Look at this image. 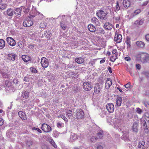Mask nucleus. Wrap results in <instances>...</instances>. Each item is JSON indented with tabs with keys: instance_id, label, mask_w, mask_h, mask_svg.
<instances>
[{
	"instance_id": "obj_24",
	"label": "nucleus",
	"mask_w": 149,
	"mask_h": 149,
	"mask_svg": "<svg viewBox=\"0 0 149 149\" xmlns=\"http://www.w3.org/2000/svg\"><path fill=\"white\" fill-rule=\"evenodd\" d=\"M104 27L106 29L110 30L112 28L113 26L110 23L107 22L104 24Z\"/></svg>"
},
{
	"instance_id": "obj_20",
	"label": "nucleus",
	"mask_w": 149,
	"mask_h": 149,
	"mask_svg": "<svg viewBox=\"0 0 149 149\" xmlns=\"http://www.w3.org/2000/svg\"><path fill=\"white\" fill-rule=\"evenodd\" d=\"M138 123L136 122L134 123L132 126V130L135 132H138Z\"/></svg>"
},
{
	"instance_id": "obj_18",
	"label": "nucleus",
	"mask_w": 149,
	"mask_h": 149,
	"mask_svg": "<svg viewBox=\"0 0 149 149\" xmlns=\"http://www.w3.org/2000/svg\"><path fill=\"white\" fill-rule=\"evenodd\" d=\"M123 5L125 8H127L130 6V2L128 0H124L123 1Z\"/></svg>"
},
{
	"instance_id": "obj_45",
	"label": "nucleus",
	"mask_w": 149,
	"mask_h": 149,
	"mask_svg": "<svg viewBox=\"0 0 149 149\" xmlns=\"http://www.w3.org/2000/svg\"><path fill=\"white\" fill-rule=\"evenodd\" d=\"M97 137H96L95 136H92V137L90 139V141L93 142H95L96 140L97 139Z\"/></svg>"
},
{
	"instance_id": "obj_64",
	"label": "nucleus",
	"mask_w": 149,
	"mask_h": 149,
	"mask_svg": "<svg viewBox=\"0 0 149 149\" xmlns=\"http://www.w3.org/2000/svg\"><path fill=\"white\" fill-rule=\"evenodd\" d=\"M103 147L101 145H99L97 147V149H102Z\"/></svg>"
},
{
	"instance_id": "obj_32",
	"label": "nucleus",
	"mask_w": 149,
	"mask_h": 149,
	"mask_svg": "<svg viewBox=\"0 0 149 149\" xmlns=\"http://www.w3.org/2000/svg\"><path fill=\"white\" fill-rule=\"evenodd\" d=\"M29 93L26 91H24L22 93V96L25 99L28 98L29 97Z\"/></svg>"
},
{
	"instance_id": "obj_55",
	"label": "nucleus",
	"mask_w": 149,
	"mask_h": 149,
	"mask_svg": "<svg viewBox=\"0 0 149 149\" xmlns=\"http://www.w3.org/2000/svg\"><path fill=\"white\" fill-rule=\"evenodd\" d=\"M42 149H49L48 146L45 145H42Z\"/></svg>"
},
{
	"instance_id": "obj_53",
	"label": "nucleus",
	"mask_w": 149,
	"mask_h": 149,
	"mask_svg": "<svg viewBox=\"0 0 149 149\" xmlns=\"http://www.w3.org/2000/svg\"><path fill=\"white\" fill-rule=\"evenodd\" d=\"M6 85L8 87H9L11 85L10 82L8 81H6L5 82Z\"/></svg>"
},
{
	"instance_id": "obj_49",
	"label": "nucleus",
	"mask_w": 149,
	"mask_h": 149,
	"mask_svg": "<svg viewBox=\"0 0 149 149\" xmlns=\"http://www.w3.org/2000/svg\"><path fill=\"white\" fill-rule=\"evenodd\" d=\"M136 111L139 114H141L142 112V110L139 108H136Z\"/></svg>"
},
{
	"instance_id": "obj_51",
	"label": "nucleus",
	"mask_w": 149,
	"mask_h": 149,
	"mask_svg": "<svg viewBox=\"0 0 149 149\" xmlns=\"http://www.w3.org/2000/svg\"><path fill=\"white\" fill-rule=\"evenodd\" d=\"M114 19L116 20V22H119L120 18V16H118L117 17H115Z\"/></svg>"
},
{
	"instance_id": "obj_42",
	"label": "nucleus",
	"mask_w": 149,
	"mask_h": 149,
	"mask_svg": "<svg viewBox=\"0 0 149 149\" xmlns=\"http://www.w3.org/2000/svg\"><path fill=\"white\" fill-rule=\"evenodd\" d=\"M36 14L37 15L39 16V17L40 19H42L43 18L44 16L43 14L38 12H37Z\"/></svg>"
},
{
	"instance_id": "obj_52",
	"label": "nucleus",
	"mask_w": 149,
	"mask_h": 149,
	"mask_svg": "<svg viewBox=\"0 0 149 149\" xmlns=\"http://www.w3.org/2000/svg\"><path fill=\"white\" fill-rule=\"evenodd\" d=\"M61 28L63 30H65L66 29V26L63 25L61 22Z\"/></svg>"
},
{
	"instance_id": "obj_37",
	"label": "nucleus",
	"mask_w": 149,
	"mask_h": 149,
	"mask_svg": "<svg viewBox=\"0 0 149 149\" xmlns=\"http://www.w3.org/2000/svg\"><path fill=\"white\" fill-rule=\"evenodd\" d=\"M141 124L143 126V128L145 129H147V125L145 120H141Z\"/></svg>"
},
{
	"instance_id": "obj_2",
	"label": "nucleus",
	"mask_w": 149,
	"mask_h": 149,
	"mask_svg": "<svg viewBox=\"0 0 149 149\" xmlns=\"http://www.w3.org/2000/svg\"><path fill=\"white\" fill-rule=\"evenodd\" d=\"M96 14L97 17L101 19L105 20L107 19V14L103 10L97 11Z\"/></svg>"
},
{
	"instance_id": "obj_19",
	"label": "nucleus",
	"mask_w": 149,
	"mask_h": 149,
	"mask_svg": "<svg viewBox=\"0 0 149 149\" xmlns=\"http://www.w3.org/2000/svg\"><path fill=\"white\" fill-rule=\"evenodd\" d=\"M122 102V98L121 97L118 96L116 99V104L117 106L120 107L121 105Z\"/></svg>"
},
{
	"instance_id": "obj_23",
	"label": "nucleus",
	"mask_w": 149,
	"mask_h": 149,
	"mask_svg": "<svg viewBox=\"0 0 149 149\" xmlns=\"http://www.w3.org/2000/svg\"><path fill=\"white\" fill-rule=\"evenodd\" d=\"M75 61L76 63L78 64H81L84 62V59L83 58L79 57L76 58L75 59Z\"/></svg>"
},
{
	"instance_id": "obj_4",
	"label": "nucleus",
	"mask_w": 149,
	"mask_h": 149,
	"mask_svg": "<svg viewBox=\"0 0 149 149\" xmlns=\"http://www.w3.org/2000/svg\"><path fill=\"white\" fill-rule=\"evenodd\" d=\"M41 129L44 132L47 133L49 132L52 130L51 127L45 123H44L42 125Z\"/></svg>"
},
{
	"instance_id": "obj_12",
	"label": "nucleus",
	"mask_w": 149,
	"mask_h": 149,
	"mask_svg": "<svg viewBox=\"0 0 149 149\" xmlns=\"http://www.w3.org/2000/svg\"><path fill=\"white\" fill-rule=\"evenodd\" d=\"M15 58V54L14 53L8 54V55L7 61L9 62L10 61H14Z\"/></svg>"
},
{
	"instance_id": "obj_34",
	"label": "nucleus",
	"mask_w": 149,
	"mask_h": 149,
	"mask_svg": "<svg viewBox=\"0 0 149 149\" xmlns=\"http://www.w3.org/2000/svg\"><path fill=\"white\" fill-rule=\"evenodd\" d=\"M97 136L99 137V139H102L104 135L103 131L102 130H100L97 134Z\"/></svg>"
},
{
	"instance_id": "obj_30",
	"label": "nucleus",
	"mask_w": 149,
	"mask_h": 149,
	"mask_svg": "<svg viewBox=\"0 0 149 149\" xmlns=\"http://www.w3.org/2000/svg\"><path fill=\"white\" fill-rule=\"evenodd\" d=\"M145 142L143 141H141L138 144L139 148H145Z\"/></svg>"
},
{
	"instance_id": "obj_3",
	"label": "nucleus",
	"mask_w": 149,
	"mask_h": 149,
	"mask_svg": "<svg viewBox=\"0 0 149 149\" xmlns=\"http://www.w3.org/2000/svg\"><path fill=\"white\" fill-rule=\"evenodd\" d=\"M83 87L85 91H90L92 89L93 86L91 82L85 81L83 83Z\"/></svg>"
},
{
	"instance_id": "obj_63",
	"label": "nucleus",
	"mask_w": 149,
	"mask_h": 149,
	"mask_svg": "<svg viewBox=\"0 0 149 149\" xmlns=\"http://www.w3.org/2000/svg\"><path fill=\"white\" fill-rule=\"evenodd\" d=\"M143 103L146 107H147L149 105V102H144Z\"/></svg>"
},
{
	"instance_id": "obj_25",
	"label": "nucleus",
	"mask_w": 149,
	"mask_h": 149,
	"mask_svg": "<svg viewBox=\"0 0 149 149\" xmlns=\"http://www.w3.org/2000/svg\"><path fill=\"white\" fill-rule=\"evenodd\" d=\"M22 60L25 62H27L31 60V58L27 55H22Z\"/></svg>"
},
{
	"instance_id": "obj_26",
	"label": "nucleus",
	"mask_w": 149,
	"mask_h": 149,
	"mask_svg": "<svg viewBox=\"0 0 149 149\" xmlns=\"http://www.w3.org/2000/svg\"><path fill=\"white\" fill-rule=\"evenodd\" d=\"M72 111L71 110H66V115L69 118H70L72 116Z\"/></svg>"
},
{
	"instance_id": "obj_7",
	"label": "nucleus",
	"mask_w": 149,
	"mask_h": 149,
	"mask_svg": "<svg viewBox=\"0 0 149 149\" xmlns=\"http://www.w3.org/2000/svg\"><path fill=\"white\" fill-rule=\"evenodd\" d=\"M77 139H81L80 136L79 137L77 135L74 133H72L70 136V137L69 140L71 142H73L75 141Z\"/></svg>"
},
{
	"instance_id": "obj_59",
	"label": "nucleus",
	"mask_w": 149,
	"mask_h": 149,
	"mask_svg": "<svg viewBox=\"0 0 149 149\" xmlns=\"http://www.w3.org/2000/svg\"><path fill=\"white\" fill-rule=\"evenodd\" d=\"M125 59L126 61H129L131 60V58L129 57H126L125 58Z\"/></svg>"
},
{
	"instance_id": "obj_10",
	"label": "nucleus",
	"mask_w": 149,
	"mask_h": 149,
	"mask_svg": "<svg viewBox=\"0 0 149 149\" xmlns=\"http://www.w3.org/2000/svg\"><path fill=\"white\" fill-rule=\"evenodd\" d=\"M102 86H100L98 84H96L94 87V91L96 94H99L101 90Z\"/></svg>"
},
{
	"instance_id": "obj_35",
	"label": "nucleus",
	"mask_w": 149,
	"mask_h": 149,
	"mask_svg": "<svg viewBox=\"0 0 149 149\" xmlns=\"http://www.w3.org/2000/svg\"><path fill=\"white\" fill-rule=\"evenodd\" d=\"M26 144L27 146L29 147L33 145V140H30L27 141L26 142Z\"/></svg>"
},
{
	"instance_id": "obj_1",
	"label": "nucleus",
	"mask_w": 149,
	"mask_h": 149,
	"mask_svg": "<svg viewBox=\"0 0 149 149\" xmlns=\"http://www.w3.org/2000/svg\"><path fill=\"white\" fill-rule=\"evenodd\" d=\"M84 111L81 109H77L75 111V116L77 119H81L84 117Z\"/></svg>"
},
{
	"instance_id": "obj_27",
	"label": "nucleus",
	"mask_w": 149,
	"mask_h": 149,
	"mask_svg": "<svg viewBox=\"0 0 149 149\" xmlns=\"http://www.w3.org/2000/svg\"><path fill=\"white\" fill-rule=\"evenodd\" d=\"M131 39L129 37H127L126 40L125 42L127 44V48H130L131 46Z\"/></svg>"
},
{
	"instance_id": "obj_16",
	"label": "nucleus",
	"mask_w": 149,
	"mask_h": 149,
	"mask_svg": "<svg viewBox=\"0 0 149 149\" xmlns=\"http://www.w3.org/2000/svg\"><path fill=\"white\" fill-rule=\"evenodd\" d=\"M146 55H147V53L143 52H139L138 55V57L140 58V60L141 61L143 60Z\"/></svg>"
},
{
	"instance_id": "obj_48",
	"label": "nucleus",
	"mask_w": 149,
	"mask_h": 149,
	"mask_svg": "<svg viewBox=\"0 0 149 149\" xmlns=\"http://www.w3.org/2000/svg\"><path fill=\"white\" fill-rule=\"evenodd\" d=\"M18 45L19 47L21 48H22L24 47L23 44L22 42H19L18 43Z\"/></svg>"
},
{
	"instance_id": "obj_11",
	"label": "nucleus",
	"mask_w": 149,
	"mask_h": 149,
	"mask_svg": "<svg viewBox=\"0 0 149 149\" xmlns=\"http://www.w3.org/2000/svg\"><path fill=\"white\" fill-rule=\"evenodd\" d=\"M122 38V36L121 34L116 33L115 35L114 40L116 42L119 43L121 42Z\"/></svg>"
},
{
	"instance_id": "obj_40",
	"label": "nucleus",
	"mask_w": 149,
	"mask_h": 149,
	"mask_svg": "<svg viewBox=\"0 0 149 149\" xmlns=\"http://www.w3.org/2000/svg\"><path fill=\"white\" fill-rule=\"evenodd\" d=\"M97 33H99L101 34H104V30L101 28H100L97 29Z\"/></svg>"
},
{
	"instance_id": "obj_58",
	"label": "nucleus",
	"mask_w": 149,
	"mask_h": 149,
	"mask_svg": "<svg viewBox=\"0 0 149 149\" xmlns=\"http://www.w3.org/2000/svg\"><path fill=\"white\" fill-rule=\"evenodd\" d=\"M130 83H128L127 84H125L124 86L126 88H130Z\"/></svg>"
},
{
	"instance_id": "obj_60",
	"label": "nucleus",
	"mask_w": 149,
	"mask_h": 149,
	"mask_svg": "<svg viewBox=\"0 0 149 149\" xmlns=\"http://www.w3.org/2000/svg\"><path fill=\"white\" fill-rule=\"evenodd\" d=\"M13 82L14 84H17V83H18V81L17 79H13Z\"/></svg>"
},
{
	"instance_id": "obj_9",
	"label": "nucleus",
	"mask_w": 149,
	"mask_h": 149,
	"mask_svg": "<svg viewBox=\"0 0 149 149\" xmlns=\"http://www.w3.org/2000/svg\"><path fill=\"white\" fill-rule=\"evenodd\" d=\"M106 108L109 113H112L114 110V106L112 103H108L106 105Z\"/></svg>"
},
{
	"instance_id": "obj_22",
	"label": "nucleus",
	"mask_w": 149,
	"mask_h": 149,
	"mask_svg": "<svg viewBox=\"0 0 149 149\" xmlns=\"http://www.w3.org/2000/svg\"><path fill=\"white\" fill-rule=\"evenodd\" d=\"M19 116L22 119V120H26V115L24 112L20 111L18 112V113Z\"/></svg>"
},
{
	"instance_id": "obj_36",
	"label": "nucleus",
	"mask_w": 149,
	"mask_h": 149,
	"mask_svg": "<svg viewBox=\"0 0 149 149\" xmlns=\"http://www.w3.org/2000/svg\"><path fill=\"white\" fill-rule=\"evenodd\" d=\"M144 22V20L143 19H141L139 20H137L135 22V23L136 24H138L139 25H142Z\"/></svg>"
},
{
	"instance_id": "obj_5",
	"label": "nucleus",
	"mask_w": 149,
	"mask_h": 149,
	"mask_svg": "<svg viewBox=\"0 0 149 149\" xmlns=\"http://www.w3.org/2000/svg\"><path fill=\"white\" fill-rule=\"evenodd\" d=\"M41 64L43 67L47 68L49 65V62L48 59L45 57H42L41 60Z\"/></svg>"
},
{
	"instance_id": "obj_43",
	"label": "nucleus",
	"mask_w": 149,
	"mask_h": 149,
	"mask_svg": "<svg viewBox=\"0 0 149 149\" xmlns=\"http://www.w3.org/2000/svg\"><path fill=\"white\" fill-rule=\"evenodd\" d=\"M45 35L47 38H49L51 36L52 34L49 31L45 33Z\"/></svg>"
},
{
	"instance_id": "obj_44",
	"label": "nucleus",
	"mask_w": 149,
	"mask_h": 149,
	"mask_svg": "<svg viewBox=\"0 0 149 149\" xmlns=\"http://www.w3.org/2000/svg\"><path fill=\"white\" fill-rule=\"evenodd\" d=\"M30 70L31 71V72L33 73H36L37 72V70L34 67L31 68H30Z\"/></svg>"
},
{
	"instance_id": "obj_38",
	"label": "nucleus",
	"mask_w": 149,
	"mask_h": 149,
	"mask_svg": "<svg viewBox=\"0 0 149 149\" xmlns=\"http://www.w3.org/2000/svg\"><path fill=\"white\" fill-rule=\"evenodd\" d=\"M143 61L144 62H146L149 61V55L148 54H147V55H146Z\"/></svg>"
},
{
	"instance_id": "obj_39",
	"label": "nucleus",
	"mask_w": 149,
	"mask_h": 149,
	"mask_svg": "<svg viewBox=\"0 0 149 149\" xmlns=\"http://www.w3.org/2000/svg\"><path fill=\"white\" fill-rule=\"evenodd\" d=\"M7 5L5 3L0 4V8L1 9L3 10L6 8Z\"/></svg>"
},
{
	"instance_id": "obj_13",
	"label": "nucleus",
	"mask_w": 149,
	"mask_h": 149,
	"mask_svg": "<svg viewBox=\"0 0 149 149\" xmlns=\"http://www.w3.org/2000/svg\"><path fill=\"white\" fill-rule=\"evenodd\" d=\"M112 80L110 78H108L105 84V87L106 89H109L112 85Z\"/></svg>"
},
{
	"instance_id": "obj_15",
	"label": "nucleus",
	"mask_w": 149,
	"mask_h": 149,
	"mask_svg": "<svg viewBox=\"0 0 149 149\" xmlns=\"http://www.w3.org/2000/svg\"><path fill=\"white\" fill-rule=\"evenodd\" d=\"M22 9L19 8L15 9L14 10V13L16 15L20 17L21 15V13L22 11Z\"/></svg>"
},
{
	"instance_id": "obj_57",
	"label": "nucleus",
	"mask_w": 149,
	"mask_h": 149,
	"mask_svg": "<svg viewBox=\"0 0 149 149\" xmlns=\"http://www.w3.org/2000/svg\"><path fill=\"white\" fill-rule=\"evenodd\" d=\"M145 38L147 41L149 42V34H147L145 36Z\"/></svg>"
},
{
	"instance_id": "obj_28",
	"label": "nucleus",
	"mask_w": 149,
	"mask_h": 149,
	"mask_svg": "<svg viewBox=\"0 0 149 149\" xmlns=\"http://www.w3.org/2000/svg\"><path fill=\"white\" fill-rule=\"evenodd\" d=\"M6 13L8 15L11 16L13 15L14 11L12 9L10 8L7 10Z\"/></svg>"
},
{
	"instance_id": "obj_17",
	"label": "nucleus",
	"mask_w": 149,
	"mask_h": 149,
	"mask_svg": "<svg viewBox=\"0 0 149 149\" xmlns=\"http://www.w3.org/2000/svg\"><path fill=\"white\" fill-rule=\"evenodd\" d=\"M136 44L137 46L140 48H143L145 46V43L141 41H138L136 42Z\"/></svg>"
},
{
	"instance_id": "obj_50",
	"label": "nucleus",
	"mask_w": 149,
	"mask_h": 149,
	"mask_svg": "<svg viewBox=\"0 0 149 149\" xmlns=\"http://www.w3.org/2000/svg\"><path fill=\"white\" fill-rule=\"evenodd\" d=\"M143 74L145 75L146 77H149V72H148L143 71L142 72Z\"/></svg>"
},
{
	"instance_id": "obj_47",
	"label": "nucleus",
	"mask_w": 149,
	"mask_h": 149,
	"mask_svg": "<svg viewBox=\"0 0 149 149\" xmlns=\"http://www.w3.org/2000/svg\"><path fill=\"white\" fill-rule=\"evenodd\" d=\"M60 116L61 118L64 120L65 123H66L68 122V119L66 117L65 115H61Z\"/></svg>"
},
{
	"instance_id": "obj_14",
	"label": "nucleus",
	"mask_w": 149,
	"mask_h": 149,
	"mask_svg": "<svg viewBox=\"0 0 149 149\" xmlns=\"http://www.w3.org/2000/svg\"><path fill=\"white\" fill-rule=\"evenodd\" d=\"M91 22L96 26H100V23L95 17H92L91 18Z\"/></svg>"
},
{
	"instance_id": "obj_29",
	"label": "nucleus",
	"mask_w": 149,
	"mask_h": 149,
	"mask_svg": "<svg viewBox=\"0 0 149 149\" xmlns=\"http://www.w3.org/2000/svg\"><path fill=\"white\" fill-rule=\"evenodd\" d=\"M47 26V23L45 22L41 23L39 24V27L40 28L45 29Z\"/></svg>"
},
{
	"instance_id": "obj_8",
	"label": "nucleus",
	"mask_w": 149,
	"mask_h": 149,
	"mask_svg": "<svg viewBox=\"0 0 149 149\" xmlns=\"http://www.w3.org/2000/svg\"><path fill=\"white\" fill-rule=\"evenodd\" d=\"M6 40L8 43L11 46H14L16 44L15 40L11 37H7Z\"/></svg>"
},
{
	"instance_id": "obj_62",
	"label": "nucleus",
	"mask_w": 149,
	"mask_h": 149,
	"mask_svg": "<svg viewBox=\"0 0 149 149\" xmlns=\"http://www.w3.org/2000/svg\"><path fill=\"white\" fill-rule=\"evenodd\" d=\"M136 68L139 70L141 68V65L139 64H137L136 65Z\"/></svg>"
},
{
	"instance_id": "obj_6",
	"label": "nucleus",
	"mask_w": 149,
	"mask_h": 149,
	"mask_svg": "<svg viewBox=\"0 0 149 149\" xmlns=\"http://www.w3.org/2000/svg\"><path fill=\"white\" fill-rule=\"evenodd\" d=\"M33 24V22L29 18H27L25 19L23 23V25L25 27L30 26Z\"/></svg>"
},
{
	"instance_id": "obj_31",
	"label": "nucleus",
	"mask_w": 149,
	"mask_h": 149,
	"mask_svg": "<svg viewBox=\"0 0 149 149\" xmlns=\"http://www.w3.org/2000/svg\"><path fill=\"white\" fill-rule=\"evenodd\" d=\"M5 46V42L2 39H0V49L3 48Z\"/></svg>"
},
{
	"instance_id": "obj_54",
	"label": "nucleus",
	"mask_w": 149,
	"mask_h": 149,
	"mask_svg": "<svg viewBox=\"0 0 149 149\" xmlns=\"http://www.w3.org/2000/svg\"><path fill=\"white\" fill-rule=\"evenodd\" d=\"M33 129L37 130L39 133H42L41 131L40 130V129L38 128H36L35 127H34L33 128Z\"/></svg>"
},
{
	"instance_id": "obj_46",
	"label": "nucleus",
	"mask_w": 149,
	"mask_h": 149,
	"mask_svg": "<svg viewBox=\"0 0 149 149\" xmlns=\"http://www.w3.org/2000/svg\"><path fill=\"white\" fill-rule=\"evenodd\" d=\"M101 112L100 113V114L102 117L103 118L105 115V112L102 109H101Z\"/></svg>"
},
{
	"instance_id": "obj_56",
	"label": "nucleus",
	"mask_w": 149,
	"mask_h": 149,
	"mask_svg": "<svg viewBox=\"0 0 149 149\" xmlns=\"http://www.w3.org/2000/svg\"><path fill=\"white\" fill-rule=\"evenodd\" d=\"M120 9V7L118 3H117V5L116 8V10L117 11L119 10Z\"/></svg>"
},
{
	"instance_id": "obj_61",
	"label": "nucleus",
	"mask_w": 149,
	"mask_h": 149,
	"mask_svg": "<svg viewBox=\"0 0 149 149\" xmlns=\"http://www.w3.org/2000/svg\"><path fill=\"white\" fill-rule=\"evenodd\" d=\"M29 8L28 7L27 8H25V10L24 11V12L25 13H27L28 12H29Z\"/></svg>"
},
{
	"instance_id": "obj_41",
	"label": "nucleus",
	"mask_w": 149,
	"mask_h": 149,
	"mask_svg": "<svg viewBox=\"0 0 149 149\" xmlns=\"http://www.w3.org/2000/svg\"><path fill=\"white\" fill-rule=\"evenodd\" d=\"M57 126L58 128H61L64 127V124L62 123L58 122L57 124Z\"/></svg>"
},
{
	"instance_id": "obj_33",
	"label": "nucleus",
	"mask_w": 149,
	"mask_h": 149,
	"mask_svg": "<svg viewBox=\"0 0 149 149\" xmlns=\"http://www.w3.org/2000/svg\"><path fill=\"white\" fill-rule=\"evenodd\" d=\"M49 141L50 143L55 148H57V146L55 143L54 141L52 139H50L49 140Z\"/></svg>"
},
{
	"instance_id": "obj_21",
	"label": "nucleus",
	"mask_w": 149,
	"mask_h": 149,
	"mask_svg": "<svg viewBox=\"0 0 149 149\" xmlns=\"http://www.w3.org/2000/svg\"><path fill=\"white\" fill-rule=\"evenodd\" d=\"M88 28L89 30L91 32H94L96 31L95 27L91 24H89L88 25Z\"/></svg>"
}]
</instances>
